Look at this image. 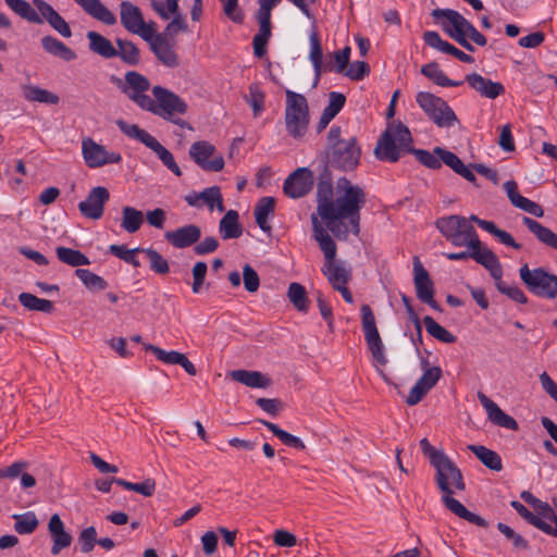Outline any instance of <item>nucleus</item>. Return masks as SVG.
Instances as JSON below:
<instances>
[{
    "instance_id": "obj_57",
    "label": "nucleus",
    "mask_w": 557,
    "mask_h": 557,
    "mask_svg": "<svg viewBox=\"0 0 557 557\" xmlns=\"http://www.w3.org/2000/svg\"><path fill=\"white\" fill-rule=\"evenodd\" d=\"M141 252L149 260L150 269L158 274H166L170 271L169 262L154 249L144 248Z\"/></svg>"
},
{
    "instance_id": "obj_42",
    "label": "nucleus",
    "mask_w": 557,
    "mask_h": 557,
    "mask_svg": "<svg viewBox=\"0 0 557 557\" xmlns=\"http://www.w3.org/2000/svg\"><path fill=\"white\" fill-rule=\"evenodd\" d=\"M421 73L441 87H457L462 85L460 81L448 78L436 62L424 64L421 67Z\"/></svg>"
},
{
    "instance_id": "obj_51",
    "label": "nucleus",
    "mask_w": 557,
    "mask_h": 557,
    "mask_svg": "<svg viewBox=\"0 0 557 557\" xmlns=\"http://www.w3.org/2000/svg\"><path fill=\"white\" fill-rule=\"evenodd\" d=\"M310 44V52L309 59L313 65L317 79H319L321 71H322V47L319 39V36L315 32H312L309 36Z\"/></svg>"
},
{
    "instance_id": "obj_59",
    "label": "nucleus",
    "mask_w": 557,
    "mask_h": 557,
    "mask_svg": "<svg viewBox=\"0 0 557 557\" xmlns=\"http://www.w3.org/2000/svg\"><path fill=\"white\" fill-rule=\"evenodd\" d=\"M504 189L510 200V202L521 209L522 211H525L528 209V206L530 205V202L532 200L521 196L519 193H518V186H517V183L515 181H508L504 184Z\"/></svg>"
},
{
    "instance_id": "obj_22",
    "label": "nucleus",
    "mask_w": 557,
    "mask_h": 557,
    "mask_svg": "<svg viewBox=\"0 0 557 557\" xmlns=\"http://www.w3.org/2000/svg\"><path fill=\"white\" fill-rule=\"evenodd\" d=\"M478 398L486 411L487 419L493 424L511 431L518 430L517 421L511 416L504 412L500 407L492 399H490L485 394L479 392Z\"/></svg>"
},
{
    "instance_id": "obj_17",
    "label": "nucleus",
    "mask_w": 557,
    "mask_h": 557,
    "mask_svg": "<svg viewBox=\"0 0 557 557\" xmlns=\"http://www.w3.org/2000/svg\"><path fill=\"white\" fill-rule=\"evenodd\" d=\"M421 366L423 374L412 386L406 398V403L409 406H414L420 403L442 376V369L440 367H429L425 360L421 362Z\"/></svg>"
},
{
    "instance_id": "obj_25",
    "label": "nucleus",
    "mask_w": 557,
    "mask_h": 557,
    "mask_svg": "<svg viewBox=\"0 0 557 557\" xmlns=\"http://www.w3.org/2000/svg\"><path fill=\"white\" fill-rule=\"evenodd\" d=\"M165 239L175 248H185L196 244L201 237V230L195 224L184 225L166 232Z\"/></svg>"
},
{
    "instance_id": "obj_61",
    "label": "nucleus",
    "mask_w": 557,
    "mask_h": 557,
    "mask_svg": "<svg viewBox=\"0 0 557 557\" xmlns=\"http://www.w3.org/2000/svg\"><path fill=\"white\" fill-rule=\"evenodd\" d=\"M511 507L531 525L535 527L539 530H546V525L544 524V520L532 513L523 504L518 500H512L510 503Z\"/></svg>"
},
{
    "instance_id": "obj_62",
    "label": "nucleus",
    "mask_w": 557,
    "mask_h": 557,
    "mask_svg": "<svg viewBox=\"0 0 557 557\" xmlns=\"http://www.w3.org/2000/svg\"><path fill=\"white\" fill-rule=\"evenodd\" d=\"M171 17L172 20L166 25L164 33H162L165 37H174L178 33H185L188 30L186 18L180 11H177V13L173 14Z\"/></svg>"
},
{
    "instance_id": "obj_58",
    "label": "nucleus",
    "mask_w": 557,
    "mask_h": 557,
    "mask_svg": "<svg viewBox=\"0 0 557 557\" xmlns=\"http://www.w3.org/2000/svg\"><path fill=\"white\" fill-rule=\"evenodd\" d=\"M495 285L499 293L508 296L513 301L519 304H525L528 301L527 296L524 295L522 289L517 285L507 284L502 280V277L495 280Z\"/></svg>"
},
{
    "instance_id": "obj_60",
    "label": "nucleus",
    "mask_w": 557,
    "mask_h": 557,
    "mask_svg": "<svg viewBox=\"0 0 557 557\" xmlns=\"http://www.w3.org/2000/svg\"><path fill=\"white\" fill-rule=\"evenodd\" d=\"M482 224L483 230L494 235L502 244L515 249L521 248V245L508 232L499 230L493 222H483Z\"/></svg>"
},
{
    "instance_id": "obj_1",
    "label": "nucleus",
    "mask_w": 557,
    "mask_h": 557,
    "mask_svg": "<svg viewBox=\"0 0 557 557\" xmlns=\"http://www.w3.org/2000/svg\"><path fill=\"white\" fill-rule=\"evenodd\" d=\"M366 205V193L346 177L337 180L335 188L330 180H321L317 186V214L311 215L313 238L322 250L325 262L336 260V244L324 228L318 216L330 232L339 240L351 233L360 232V210Z\"/></svg>"
},
{
    "instance_id": "obj_45",
    "label": "nucleus",
    "mask_w": 557,
    "mask_h": 557,
    "mask_svg": "<svg viewBox=\"0 0 557 557\" xmlns=\"http://www.w3.org/2000/svg\"><path fill=\"white\" fill-rule=\"evenodd\" d=\"M18 301L23 307L30 311L50 313L53 310V304L50 300L38 298L30 293H21Z\"/></svg>"
},
{
    "instance_id": "obj_47",
    "label": "nucleus",
    "mask_w": 557,
    "mask_h": 557,
    "mask_svg": "<svg viewBox=\"0 0 557 557\" xmlns=\"http://www.w3.org/2000/svg\"><path fill=\"white\" fill-rule=\"evenodd\" d=\"M58 259L71 267L87 265L90 263L89 259L79 250L59 246L55 248Z\"/></svg>"
},
{
    "instance_id": "obj_33",
    "label": "nucleus",
    "mask_w": 557,
    "mask_h": 557,
    "mask_svg": "<svg viewBox=\"0 0 557 557\" xmlns=\"http://www.w3.org/2000/svg\"><path fill=\"white\" fill-rule=\"evenodd\" d=\"M21 91L23 98L28 102L45 104H58L60 102V97L57 94L33 84L21 85Z\"/></svg>"
},
{
    "instance_id": "obj_40",
    "label": "nucleus",
    "mask_w": 557,
    "mask_h": 557,
    "mask_svg": "<svg viewBox=\"0 0 557 557\" xmlns=\"http://www.w3.org/2000/svg\"><path fill=\"white\" fill-rule=\"evenodd\" d=\"M275 8V0L268 2L259 0L258 21L259 30L256 35L258 38L270 39L271 37V11Z\"/></svg>"
},
{
    "instance_id": "obj_31",
    "label": "nucleus",
    "mask_w": 557,
    "mask_h": 557,
    "mask_svg": "<svg viewBox=\"0 0 557 557\" xmlns=\"http://www.w3.org/2000/svg\"><path fill=\"white\" fill-rule=\"evenodd\" d=\"M321 271L334 289L347 285L351 277L350 270L337 260L324 262Z\"/></svg>"
},
{
    "instance_id": "obj_55",
    "label": "nucleus",
    "mask_w": 557,
    "mask_h": 557,
    "mask_svg": "<svg viewBox=\"0 0 557 557\" xmlns=\"http://www.w3.org/2000/svg\"><path fill=\"white\" fill-rule=\"evenodd\" d=\"M150 5L162 20H170L180 11L178 0H150Z\"/></svg>"
},
{
    "instance_id": "obj_12",
    "label": "nucleus",
    "mask_w": 557,
    "mask_h": 557,
    "mask_svg": "<svg viewBox=\"0 0 557 557\" xmlns=\"http://www.w3.org/2000/svg\"><path fill=\"white\" fill-rule=\"evenodd\" d=\"M361 324L364 332L367 345L372 354L373 359L380 366H385L387 359L384 354V345L375 325V318L369 305L364 304L360 308Z\"/></svg>"
},
{
    "instance_id": "obj_28",
    "label": "nucleus",
    "mask_w": 557,
    "mask_h": 557,
    "mask_svg": "<svg viewBox=\"0 0 557 557\" xmlns=\"http://www.w3.org/2000/svg\"><path fill=\"white\" fill-rule=\"evenodd\" d=\"M48 530L52 539L51 554L57 556L62 549L71 545L72 536L65 532L64 523L58 513L51 516Z\"/></svg>"
},
{
    "instance_id": "obj_26",
    "label": "nucleus",
    "mask_w": 557,
    "mask_h": 557,
    "mask_svg": "<svg viewBox=\"0 0 557 557\" xmlns=\"http://www.w3.org/2000/svg\"><path fill=\"white\" fill-rule=\"evenodd\" d=\"M423 40L426 46L438 50L440 52L454 55L456 59H458L461 62L465 63H472L474 62V59L470 55L465 53L463 51L456 48L454 45L449 44L448 41H445L442 39L440 34L435 30H426L423 34Z\"/></svg>"
},
{
    "instance_id": "obj_32",
    "label": "nucleus",
    "mask_w": 557,
    "mask_h": 557,
    "mask_svg": "<svg viewBox=\"0 0 557 557\" xmlns=\"http://www.w3.org/2000/svg\"><path fill=\"white\" fill-rule=\"evenodd\" d=\"M435 154L441 159V164L444 163L449 166L455 173L462 176L468 182L474 183L476 177L471 169H469L465 163L456 156L454 152L448 151L444 148L436 147L434 148Z\"/></svg>"
},
{
    "instance_id": "obj_2",
    "label": "nucleus",
    "mask_w": 557,
    "mask_h": 557,
    "mask_svg": "<svg viewBox=\"0 0 557 557\" xmlns=\"http://www.w3.org/2000/svg\"><path fill=\"white\" fill-rule=\"evenodd\" d=\"M412 138L407 126L392 123L379 139L374 153L379 160L396 162L405 152H412L417 159L430 169H440L441 159L435 152L411 147Z\"/></svg>"
},
{
    "instance_id": "obj_21",
    "label": "nucleus",
    "mask_w": 557,
    "mask_h": 557,
    "mask_svg": "<svg viewBox=\"0 0 557 557\" xmlns=\"http://www.w3.org/2000/svg\"><path fill=\"white\" fill-rule=\"evenodd\" d=\"M465 82L481 97L487 99H496L505 92V87L502 83L493 82L475 72L466 75Z\"/></svg>"
},
{
    "instance_id": "obj_5",
    "label": "nucleus",
    "mask_w": 557,
    "mask_h": 557,
    "mask_svg": "<svg viewBox=\"0 0 557 557\" xmlns=\"http://www.w3.org/2000/svg\"><path fill=\"white\" fill-rule=\"evenodd\" d=\"M284 121L287 134L294 139H301L308 132L310 113L306 97L287 89L285 91Z\"/></svg>"
},
{
    "instance_id": "obj_49",
    "label": "nucleus",
    "mask_w": 557,
    "mask_h": 557,
    "mask_svg": "<svg viewBox=\"0 0 557 557\" xmlns=\"http://www.w3.org/2000/svg\"><path fill=\"white\" fill-rule=\"evenodd\" d=\"M261 422L263 423V425H265L268 428V430H270L286 446H289V447H293L296 449H300V450L306 448L304 442L299 437L282 430L275 423H272L269 421H261Z\"/></svg>"
},
{
    "instance_id": "obj_53",
    "label": "nucleus",
    "mask_w": 557,
    "mask_h": 557,
    "mask_svg": "<svg viewBox=\"0 0 557 557\" xmlns=\"http://www.w3.org/2000/svg\"><path fill=\"white\" fill-rule=\"evenodd\" d=\"M264 98L265 96L261 91L259 85L250 84L246 101L251 107L255 116H259L263 112Z\"/></svg>"
},
{
    "instance_id": "obj_50",
    "label": "nucleus",
    "mask_w": 557,
    "mask_h": 557,
    "mask_svg": "<svg viewBox=\"0 0 557 557\" xmlns=\"http://www.w3.org/2000/svg\"><path fill=\"white\" fill-rule=\"evenodd\" d=\"M75 275L91 293H98L104 288V280L100 275H97L87 269H77L75 271Z\"/></svg>"
},
{
    "instance_id": "obj_46",
    "label": "nucleus",
    "mask_w": 557,
    "mask_h": 557,
    "mask_svg": "<svg viewBox=\"0 0 557 557\" xmlns=\"http://www.w3.org/2000/svg\"><path fill=\"white\" fill-rule=\"evenodd\" d=\"M144 223V214L141 211L133 207H124L122 210L121 226L127 233H136Z\"/></svg>"
},
{
    "instance_id": "obj_16",
    "label": "nucleus",
    "mask_w": 557,
    "mask_h": 557,
    "mask_svg": "<svg viewBox=\"0 0 557 557\" xmlns=\"http://www.w3.org/2000/svg\"><path fill=\"white\" fill-rule=\"evenodd\" d=\"M149 79L134 71L125 74V83L123 85L124 94L141 110H145L146 106L150 102V90Z\"/></svg>"
},
{
    "instance_id": "obj_18",
    "label": "nucleus",
    "mask_w": 557,
    "mask_h": 557,
    "mask_svg": "<svg viewBox=\"0 0 557 557\" xmlns=\"http://www.w3.org/2000/svg\"><path fill=\"white\" fill-rule=\"evenodd\" d=\"M144 40L149 44L157 59L164 65L174 67L178 64L173 45L163 34L157 33V27Z\"/></svg>"
},
{
    "instance_id": "obj_27",
    "label": "nucleus",
    "mask_w": 557,
    "mask_h": 557,
    "mask_svg": "<svg viewBox=\"0 0 557 557\" xmlns=\"http://www.w3.org/2000/svg\"><path fill=\"white\" fill-rule=\"evenodd\" d=\"M413 281L417 297L421 301H431L432 295H434V285L419 257L413 258Z\"/></svg>"
},
{
    "instance_id": "obj_48",
    "label": "nucleus",
    "mask_w": 557,
    "mask_h": 557,
    "mask_svg": "<svg viewBox=\"0 0 557 557\" xmlns=\"http://www.w3.org/2000/svg\"><path fill=\"white\" fill-rule=\"evenodd\" d=\"M423 324L426 332L440 342L445 344H451L456 342V336H454L449 331L438 324L432 317H424Z\"/></svg>"
},
{
    "instance_id": "obj_56",
    "label": "nucleus",
    "mask_w": 557,
    "mask_h": 557,
    "mask_svg": "<svg viewBox=\"0 0 557 557\" xmlns=\"http://www.w3.org/2000/svg\"><path fill=\"white\" fill-rule=\"evenodd\" d=\"M143 248L128 249L125 245H111L109 250L119 259L132 264L134 268H139L140 262L136 257L137 252H141Z\"/></svg>"
},
{
    "instance_id": "obj_37",
    "label": "nucleus",
    "mask_w": 557,
    "mask_h": 557,
    "mask_svg": "<svg viewBox=\"0 0 557 557\" xmlns=\"http://www.w3.org/2000/svg\"><path fill=\"white\" fill-rule=\"evenodd\" d=\"M522 221L540 242L557 250V234L531 218L524 216Z\"/></svg>"
},
{
    "instance_id": "obj_35",
    "label": "nucleus",
    "mask_w": 557,
    "mask_h": 557,
    "mask_svg": "<svg viewBox=\"0 0 557 557\" xmlns=\"http://www.w3.org/2000/svg\"><path fill=\"white\" fill-rule=\"evenodd\" d=\"M219 232L223 239L239 238L243 227L239 223V214L235 210H228L219 223Z\"/></svg>"
},
{
    "instance_id": "obj_64",
    "label": "nucleus",
    "mask_w": 557,
    "mask_h": 557,
    "mask_svg": "<svg viewBox=\"0 0 557 557\" xmlns=\"http://www.w3.org/2000/svg\"><path fill=\"white\" fill-rule=\"evenodd\" d=\"M87 14L104 21V5L100 0H74Z\"/></svg>"
},
{
    "instance_id": "obj_15",
    "label": "nucleus",
    "mask_w": 557,
    "mask_h": 557,
    "mask_svg": "<svg viewBox=\"0 0 557 557\" xmlns=\"http://www.w3.org/2000/svg\"><path fill=\"white\" fill-rule=\"evenodd\" d=\"M189 156L205 171L219 172L224 168V159L218 153L215 147L206 140L194 143L189 148Z\"/></svg>"
},
{
    "instance_id": "obj_34",
    "label": "nucleus",
    "mask_w": 557,
    "mask_h": 557,
    "mask_svg": "<svg viewBox=\"0 0 557 557\" xmlns=\"http://www.w3.org/2000/svg\"><path fill=\"white\" fill-rule=\"evenodd\" d=\"M230 376L251 388H265L271 384V380L259 371L234 370L230 372Z\"/></svg>"
},
{
    "instance_id": "obj_20",
    "label": "nucleus",
    "mask_w": 557,
    "mask_h": 557,
    "mask_svg": "<svg viewBox=\"0 0 557 557\" xmlns=\"http://www.w3.org/2000/svg\"><path fill=\"white\" fill-rule=\"evenodd\" d=\"M185 201L195 208H201L206 206L211 212L216 209L219 212L225 210L223 205V197L218 186H211L205 188L200 193H190L185 197Z\"/></svg>"
},
{
    "instance_id": "obj_54",
    "label": "nucleus",
    "mask_w": 557,
    "mask_h": 557,
    "mask_svg": "<svg viewBox=\"0 0 557 557\" xmlns=\"http://www.w3.org/2000/svg\"><path fill=\"white\" fill-rule=\"evenodd\" d=\"M289 301L299 310L307 311L308 298L305 287L299 283H292L288 287Z\"/></svg>"
},
{
    "instance_id": "obj_9",
    "label": "nucleus",
    "mask_w": 557,
    "mask_h": 557,
    "mask_svg": "<svg viewBox=\"0 0 557 557\" xmlns=\"http://www.w3.org/2000/svg\"><path fill=\"white\" fill-rule=\"evenodd\" d=\"M519 275L528 289L535 296L545 299L557 298V275L546 272L543 268L531 270L528 264L519 269Z\"/></svg>"
},
{
    "instance_id": "obj_19",
    "label": "nucleus",
    "mask_w": 557,
    "mask_h": 557,
    "mask_svg": "<svg viewBox=\"0 0 557 557\" xmlns=\"http://www.w3.org/2000/svg\"><path fill=\"white\" fill-rule=\"evenodd\" d=\"M313 185V177L310 170L299 168L293 172L284 182L283 190L289 198H300L307 195Z\"/></svg>"
},
{
    "instance_id": "obj_30",
    "label": "nucleus",
    "mask_w": 557,
    "mask_h": 557,
    "mask_svg": "<svg viewBox=\"0 0 557 557\" xmlns=\"http://www.w3.org/2000/svg\"><path fill=\"white\" fill-rule=\"evenodd\" d=\"M104 203V187L98 186L94 188L89 196L79 202V210L82 214L89 219H100L103 212Z\"/></svg>"
},
{
    "instance_id": "obj_44",
    "label": "nucleus",
    "mask_w": 557,
    "mask_h": 557,
    "mask_svg": "<svg viewBox=\"0 0 557 557\" xmlns=\"http://www.w3.org/2000/svg\"><path fill=\"white\" fill-rule=\"evenodd\" d=\"M112 483L123 486L126 490L139 493L146 497L153 495L156 491V482L152 479H146L144 482L140 483H132L123 479H112L110 481L107 480V492L110 491V486Z\"/></svg>"
},
{
    "instance_id": "obj_4",
    "label": "nucleus",
    "mask_w": 557,
    "mask_h": 557,
    "mask_svg": "<svg viewBox=\"0 0 557 557\" xmlns=\"http://www.w3.org/2000/svg\"><path fill=\"white\" fill-rule=\"evenodd\" d=\"M7 5L20 17L35 24H42L44 21L57 30L61 36H72L71 28L65 20L45 0H33L38 12L25 0H4Z\"/></svg>"
},
{
    "instance_id": "obj_8",
    "label": "nucleus",
    "mask_w": 557,
    "mask_h": 557,
    "mask_svg": "<svg viewBox=\"0 0 557 557\" xmlns=\"http://www.w3.org/2000/svg\"><path fill=\"white\" fill-rule=\"evenodd\" d=\"M436 226L443 236L456 247H473L479 243V236L471 223L461 215H449L436 221Z\"/></svg>"
},
{
    "instance_id": "obj_24",
    "label": "nucleus",
    "mask_w": 557,
    "mask_h": 557,
    "mask_svg": "<svg viewBox=\"0 0 557 557\" xmlns=\"http://www.w3.org/2000/svg\"><path fill=\"white\" fill-rule=\"evenodd\" d=\"M119 57L128 65H136L140 61L138 48L129 40L117 38L115 44L107 40V58Z\"/></svg>"
},
{
    "instance_id": "obj_63",
    "label": "nucleus",
    "mask_w": 557,
    "mask_h": 557,
    "mask_svg": "<svg viewBox=\"0 0 557 557\" xmlns=\"http://www.w3.org/2000/svg\"><path fill=\"white\" fill-rule=\"evenodd\" d=\"M144 348L147 351H151L152 354H154L158 360L166 364H177L182 356V352L175 350L166 351L151 344H144Z\"/></svg>"
},
{
    "instance_id": "obj_39",
    "label": "nucleus",
    "mask_w": 557,
    "mask_h": 557,
    "mask_svg": "<svg viewBox=\"0 0 557 557\" xmlns=\"http://www.w3.org/2000/svg\"><path fill=\"white\" fill-rule=\"evenodd\" d=\"M468 449L472 451L476 458L488 469L500 471L503 469L500 456L482 445H469Z\"/></svg>"
},
{
    "instance_id": "obj_14",
    "label": "nucleus",
    "mask_w": 557,
    "mask_h": 557,
    "mask_svg": "<svg viewBox=\"0 0 557 557\" xmlns=\"http://www.w3.org/2000/svg\"><path fill=\"white\" fill-rule=\"evenodd\" d=\"M121 23L126 30L132 34L138 35L143 39L151 34L157 27L156 23L145 22L141 11L138 7L128 1H123L120 5Z\"/></svg>"
},
{
    "instance_id": "obj_13",
    "label": "nucleus",
    "mask_w": 557,
    "mask_h": 557,
    "mask_svg": "<svg viewBox=\"0 0 557 557\" xmlns=\"http://www.w3.org/2000/svg\"><path fill=\"white\" fill-rule=\"evenodd\" d=\"M361 150L355 137L346 139L345 143H339L333 150H326L327 161L331 166L342 171H351L360 160Z\"/></svg>"
},
{
    "instance_id": "obj_10",
    "label": "nucleus",
    "mask_w": 557,
    "mask_h": 557,
    "mask_svg": "<svg viewBox=\"0 0 557 557\" xmlns=\"http://www.w3.org/2000/svg\"><path fill=\"white\" fill-rule=\"evenodd\" d=\"M416 101L438 127H451L458 122L455 112L448 103L431 92L419 91L416 96Z\"/></svg>"
},
{
    "instance_id": "obj_11",
    "label": "nucleus",
    "mask_w": 557,
    "mask_h": 557,
    "mask_svg": "<svg viewBox=\"0 0 557 557\" xmlns=\"http://www.w3.org/2000/svg\"><path fill=\"white\" fill-rule=\"evenodd\" d=\"M432 466L435 468V481L442 494H454L455 490L465 491L462 473L447 455Z\"/></svg>"
},
{
    "instance_id": "obj_6",
    "label": "nucleus",
    "mask_w": 557,
    "mask_h": 557,
    "mask_svg": "<svg viewBox=\"0 0 557 557\" xmlns=\"http://www.w3.org/2000/svg\"><path fill=\"white\" fill-rule=\"evenodd\" d=\"M151 94L150 102L144 111L182 126L185 124L181 119L176 117L185 114L187 111V103L181 97L162 86L152 87Z\"/></svg>"
},
{
    "instance_id": "obj_23",
    "label": "nucleus",
    "mask_w": 557,
    "mask_h": 557,
    "mask_svg": "<svg viewBox=\"0 0 557 557\" xmlns=\"http://www.w3.org/2000/svg\"><path fill=\"white\" fill-rule=\"evenodd\" d=\"M469 249L471 250V258L482 264L494 280H498L503 276L502 264L497 256L491 249L482 246L480 240L478 244H473V247Z\"/></svg>"
},
{
    "instance_id": "obj_36",
    "label": "nucleus",
    "mask_w": 557,
    "mask_h": 557,
    "mask_svg": "<svg viewBox=\"0 0 557 557\" xmlns=\"http://www.w3.org/2000/svg\"><path fill=\"white\" fill-rule=\"evenodd\" d=\"M82 152L89 168H99L104 164V149L91 138H85L82 143Z\"/></svg>"
},
{
    "instance_id": "obj_43",
    "label": "nucleus",
    "mask_w": 557,
    "mask_h": 557,
    "mask_svg": "<svg viewBox=\"0 0 557 557\" xmlns=\"http://www.w3.org/2000/svg\"><path fill=\"white\" fill-rule=\"evenodd\" d=\"M275 200L273 197H262L255 207L256 223L263 232H269L271 226L268 218L274 211Z\"/></svg>"
},
{
    "instance_id": "obj_3",
    "label": "nucleus",
    "mask_w": 557,
    "mask_h": 557,
    "mask_svg": "<svg viewBox=\"0 0 557 557\" xmlns=\"http://www.w3.org/2000/svg\"><path fill=\"white\" fill-rule=\"evenodd\" d=\"M435 21L442 22L443 30L466 50L473 52L474 47L468 39L478 46H485L486 38L463 15L451 9H434L431 12Z\"/></svg>"
},
{
    "instance_id": "obj_29",
    "label": "nucleus",
    "mask_w": 557,
    "mask_h": 557,
    "mask_svg": "<svg viewBox=\"0 0 557 557\" xmlns=\"http://www.w3.org/2000/svg\"><path fill=\"white\" fill-rule=\"evenodd\" d=\"M442 503L444 506L458 518L463 519L481 528H487V521L481 516L469 511L458 499L453 497V494H443Z\"/></svg>"
},
{
    "instance_id": "obj_7",
    "label": "nucleus",
    "mask_w": 557,
    "mask_h": 557,
    "mask_svg": "<svg viewBox=\"0 0 557 557\" xmlns=\"http://www.w3.org/2000/svg\"><path fill=\"white\" fill-rule=\"evenodd\" d=\"M116 124L125 136L141 143L151 151H153L156 156L160 159V161L163 163V165L166 166L174 175H182V171L177 163L175 162L173 153L163 145H161L156 137H153L151 134L140 128L136 124H129L123 120H117Z\"/></svg>"
},
{
    "instance_id": "obj_38",
    "label": "nucleus",
    "mask_w": 557,
    "mask_h": 557,
    "mask_svg": "<svg viewBox=\"0 0 557 557\" xmlns=\"http://www.w3.org/2000/svg\"><path fill=\"white\" fill-rule=\"evenodd\" d=\"M533 508L539 512L537 516L544 520V524L547 528L541 531L547 535L557 537V515L553 507L548 503L537 499Z\"/></svg>"
},
{
    "instance_id": "obj_52",
    "label": "nucleus",
    "mask_w": 557,
    "mask_h": 557,
    "mask_svg": "<svg viewBox=\"0 0 557 557\" xmlns=\"http://www.w3.org/2000/svg\"><path fill=\"white\" fill-rule=\"evenodd\" d=\"M13 519L15 520L14 529L18 534H30L38 525V520L32 511L14 515Z\"/></svg>"
},
{
    "instance_id": "obj_41",
    "label": "nucleus",
    "mask_w": 557,
    "mask_h": 557,
    "mask_svg": "<svg viewBox=\"0 0 557 557\" xmlns=\"http://www.w3.org/2000/svg\"><path fill=\"white\" fill-rule=\"evenodd\" d=\"M41 46L46 52L54 57H59L64 61H72L76 58L75 52L71 48H69L62 41L52 36L42 37Z\"/></svg>"
}]
</instances>
